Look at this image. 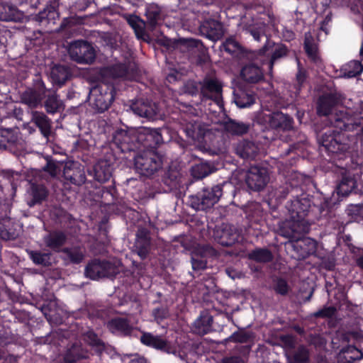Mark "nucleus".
Instances as JSON below:
<instances>
[{"label": "nucleus", "instance_id": "4be33fe9", "mask_svg": "<svg viewBox=\"0 0 363 363\" xmlns=\"http://www.w3.org/2000/svg\"><path fill=\"white\" fill-rule=\"evenodd\" d=\"M140 340L143 345L147 347L166 353L171 352L172 347L169 341L162 338L160 335H155L151 333L144 332L142 333Z\"/></svg>", "mask_w": 363, "mask_h": 363}, {"label": "nucleus", "instance_id": "6ab92c4d", "mask_svg": "<svg viewBox=\"0 0 363 363\" xmlns=\"http://www.w3.org/2000/svg\"><path fill=\"white\" fill-rule=\"evenodd\" d=\"M292 247L299 260L305 259L314 255L317 250V242L311 238H298L292 243Z\"/></svg>", "mask_w": 363, "mask_h": 363}, {"label": "nucleus", "instance_id": "4d7b16f0", "mask_svg": "<svg viewBox=\"0 0 363 363\" xmlns=\"http://www.w3.org/2000/svg\"><path fill=\"white\" fill-rule=\"evenodd\" d=\"M85 338L88 344L92 347L95 348L97 353L101 354L104 351V342L94 331L87 332L85 335Z\"/></svg>", "mask_w": 363, "mask_h": 363}, {"label": "nucleus", "instance_id": "37998d69", "mask_svg": "<svg viewBox=\"0 0 363 363\" xmlns=\"http://www.w3.org/2000/svg\"><path fill=\"white\" fill-rule=\"evenodd\" d=\"M225 129L228 133L235 135H242L248 133L250 124L229 118L225 123Z\"/></svg>", "mask_w": 363, "mask_h": 363}, {"label": "nucleus", "instance_id": "13d9d810", "mask_svg": "<svg viewBox=\"0 0 363 363\" xmlns=\"http://www.w3.org/2000/svg\"><path fill=\"white\" fill-rule=\"evenodd\" d=\"M208 247L199 250V253H195L191 257V265L194 270L205 269L207 266V261L204 259V253Z\"/></svg>", "mask_w": 363, "mask_h": 363}, {"label": "nucleus", "instance_id": "a878e982", "mask_svg": "<svg viewBox=\"0 0 363 363\" xmlns=\"http://www.w3.org/2000/svg\"><path fill=\"white\" fill-rule=\"evenodd\" d=\"M303 49L311 62L316 64L320 61L318 43L310 32L304 35Z\"/></svg>", "mask_w": 363, "mask_h": 363}, {"label": "nucleus", "instance_id": "4468645a", "mask_svg": "<svg viewBox=\"0 0 363 363\" xmlns=\"http://www.w3.org/2000/svg\"><path fill=\"white\" fill-rule=\"evenodd\" d=\"M138 132L130 133L123 129H118L113 135V143L121 152H135L138 145Z\"/></svg>", "mask_w": 363, "mask_h": 363}, {"label": "nucleus", "instance_id": "2eb2a0df", "mask_svg": "<svg viewBox=\"0 0 363 363\" xmlns=\"http://www.w3.org/2000/svg\"><path fill=\"white\" fill-rule=\"evenodd\" d=\"M269 180L266 168L259 166H252L247 171L245 177V183L247 187L254 191L262 190Z\"/></svg>", "mask_w": 363, "mask_h": 363}, {"label": "nucleus", "instance_id": "5701e85b", "mask_svg": "<svg viewBox=\"0 0 363 363\" xmlns=\"http://www.w3.org/2000/svg\"><path fill=\"white\" fill-rule=\"evenodd\" d=\"M240 76L249 84H257L264 80L263 69L254 62L246 64L240 71Z\"/></svg>", "mask_w": 363, "mask_h": 363}, {"label": "nucleus", "instance_id": "3c124183", "mask_svg": "<svg viewBox=\"0 0 363 363\" xmlns=\"http://www.w3.org/2000/svg\"><path fill=\"white\" fill-rule=\"evenodd\" d=\"M101 202L104 206L114 204L117 200V189L114 184L108 186H102L99 190Z\"/></svg>", "mask_w": 363, "mask_h": 363}, {"label": "nucleus", "instance_id": "e2e57ef3", "mask_svg": "<svg viewBox=\"0 0 363 363\" xmlns=\"http://www.w3.org/2000/svg\"><path fill=\"white\" fill-rule=\"evenodd\" d=\"M221 48L222 50L232 55L237 54L241 49L239 43L232 38H227L225 42L223 43Z\"/></svg>", "mask_w": 363, "mask_h": 363}, {"label": "nucleus", "instance_id": "9b49d317", "mask_svg": "<svg viewBox=\"0 0 363 363\" xmlns=\"http://www.w3.org/2000/svg\"><path fill=\"white\" fill-rule=\"evenodd\" d=\"M67 51L71 60L79 64L89 65L96 59V51L92 44L84 40L71 42Z\"/></svg>", "mask_w": 363, "mask_h": 363}, {"label": "nucleus", "instance_id": "c85d7f7f", "mask_svg": "<svg viewBox=\"0 0 363 363\" xmlns=\"http://www.w3.org/2000/svg\"><path fill=\"white\" fill-rule=\"evenodd\" d=\"M23 18V13L16 6L8 3H0V21L21 22Z\"/></svg>", "mask_w": 363, "mask_h": 363}, {"label": "nucleus", "instance_id": "f257e3e1", "mask_svg": "<svg viewBox=\"0 0 363 363\" xmlns=\"http://www.w3.org/2000/svg\"><path fill=\"white\" fill-rule=\"evenodd\" d=\"M275 195L279 201L286 199L288 195L294 199L286 206L294 226L305 223V218L308 216L313 202L310 195L304 192L302 182L296 174L284 186L277 189Z\"/></svg>", "mask_w": 363, "mask_h": 363}, {"label": "nucleus", "instance_id": "052dcab7", "mask_svg": "<svg viewBox=\"0 0 363 363\" xmlns=\"http://www.w3.org/2000/svg\"><path fill=\"white\" fill-rule=\"evenodd\" d=\"M252 332L241 330L234 332L229 338L233 342L247 343L252 340Z\"/></svg>", "mask_w": 363, "mask_h": 363}, {"label": "nucleus", "instance_id": "72a5a7b5", "mask_svg": "<svg viewBox=\"0 0 363 363\" xmlns=\"http://www.w3.org/2000/svg\"><path fill=\"white\" fill-rule=\"evenodd\" d=\"M31 121L45 137H48L50 135L52 121L44 113L33 111Z\"/></svg>", "mask_w": 363, "mask_h": 363}, {"label": "nucleus", "instance_id": "09e8293b", "mask_svg": "<svg viewBox=\"0 0 363 363\" xmlns=\"http://www.w3.org/2000/svg\"><path fill=\"white\" fill-rule=\"evenodd\" d=\"M246 217L254 223H259L263 217L262 205L258 202H251L245 206Z\"/></svg>", "mask_w": 363, "mask_h": 363}, {"label": "nucleus", "instance_id": "7ed1b4c3", "mask_svg": "<svg viewBox=\"0 0 363 363\" xmlns=\"http://www.w3.org/2000/svg\"><path fill=\"white\" fill-rule=\"evenodd\" d=\"M225 189H231L235 191V186L231 182H223L211 187H204L196 194L189 196V206L196 211H206L217 203Z\"/></svg>", "mask_w": 363, "mask_h": 363}, {"label": "nucleus", "instance_id": "864d4df0", "mask_svg": "<svg viewBox=\"0 0 363 363\" xmlns=\"http://www.w3.org/2000/svg\"><path fill=\"white\" fill-rule=\"evenodd\" d=\"M19 235V232L13 227L11 226L10 219L5 220L4 223H0V238L5 240H13Z\"/></svg>", "mask_w": 363, "mask_h": 363}, {"label": "nucleus", "instance_id": "49530a36", "mask_svg": "<svg viewBox=\"0 0 363 363\" xmlns=\"http://www.w3.org/2000/svg\"><path fill=\"white\" fill-rule=\"evenodd\" d=\"M17 132L12 128L0 129V149H6L15 145L18 141Z\"/></svg>", "mask_w": 363, "mask_h": 363}, {"label": "nucleus", "instance_id": "bf43d9fd", "mask_svg": "<svg viewBox=\"0 0 363 363\" xmlns=\"http://www.w3.org/2000/svg\"><path fill=\"white\" fill-rule=\"evenodd\" d=\"M346 213L354 221L363 220V204H350L346 208Z\"/></svg>", "mask_w": 363, "mask_h": 363}, {"label": "nucleus", "instance_id": "79ce46f5", "mask_svg": "<svg viewBox=\"0 0 363 363\" xmlns=\"http://www.w3.org/2000/svg\"><path fill=\"white\" fill-rule=\"evenodd\" d=\"M109 329L120 332L125 336L130 335L133 328L130 324V321L125 318H115L108 322Z\"/></svg>", "mask_w": 363, "mask_h": 363}, {"label": "nucleus", "instance_id": "e433bc0d", "mask_svg": "<svg viewBox=\"0 0 363 363\" xmlns=\"http://www.w3.org/2000/svg\"><path fill=\"white\" fill-rule=\"evenodd\" d=\"M51 77L55 84L62 86L72 77L70 68L67 65H55L51 71Z\"/></svg>", "mask_w": 363, "mask_h": 363}, {"label": "nucleus", "instance_id": "0eeeda50", "mask_svg": "<svg viewBox=\"0 0 363 363\" xmlns=\"http://www.w3.org/2000/svg\"><path fill=\"white\" fill-rule=\"evenodd\" d=\"M138 73L137 64L133 61L116 63L111 66L103 67L98 72L99 81L111 82L118 78H132Z\"/></svg>", "mask_w": 363, "mask_h": 363}, {"label": "nucleus", "instance_id": "4c0bfd02", "mask_svg": "<svg viewBox=\"0 0 363 363\" xmlns=\"http://www.w3.org/2000/svg\"><path fill=\"white\" fill-rule=\"evenodd\" d=\"M213 316L207 312H203L194 322L196 333L206 335L212 331Z\"/></svg>", "mask_w": 363, "mask_h": 363}, {"label": "nucleus", "instance_id": "c9c22d12", "mask_svg": "<svg viewBox=\"0 0 363 363\" xmlns=\"http://www.w3.org/2000/svg\"><path fill=\"white\" fill-rule=\"evenodd\" d=\"M112 175V167L106 160H101L94 166V177L99 182L108 181Z\"/></svg>", "mask_w": 363, "mask_h": 363}, {"label": "nucleus", "instance_id": "a18cd8bd", "mask_svg": "<svg viewBox=\"0 0 363 363\" xmlns=\"http://www.w3.org/2000/svg\"><path fill=\"white\" fill-rule=\"evenodd\" d=\"M234 101L239 108H248L255 103V95L252 92L239 90L234 94Z\"/></svg>", "mask_w": 363, "mask_h": 363}, {"label": "nucleus", "instance_id": "ddd939ff", "mask_svg": "<svg viewBox=\"0 0 363 363\" xmlns=\"http://www.w3.org/2000/svg\"><path fill=\"white\" fill-rule=\"evenodd\" d=\"M199 84L201 100H212L218 105L223 103V85L218 79L205 77Z\"/></svg>", "mask_w": 363, "mask_h": 363}, {"label": "nucleus", "instance_id": "cd10ccee", "mask_svg": "<svg viewBox=\"0 0 363 363\" xmlns=\"http://www.w3.org/2000/svg\"><path fill=\"white\" fill-rule=\"evenodd\" d=\"M133 113L140 117L154 119L157 116L156 107L149 101L137 100L130 105Z\"/></svg>", "mask_w": 363, "mask_h": 363}, {"label": "nucleus", "instance_id": "2f4dec72", "mask_svg": "<svg viewBox=\"0 0 363 363\" xmlns=\"http://www.w3.org/2000/svg\"><path fill=\"white\" fill-rule=\"evenodd\" d=\"M124 18L133 28L138 40H145L148 37L145 32V22L140 17L135 14H125Z\"/></svg>", "mask_w": 363, "mask_h": 363}, {"label": "nucleus", "instance_id": "a211bd4d", "mask_svg": "<svg viewBox=\"0 0 363 363\" xmlns=\"http://www.w3.org/2000/svg\"><path fill=\"white\" fill-rule=\"evenodd\" d=\"M240 234L234 226L228 224L223 225L215 233V240L222 246L230 247L238 242Z\"/></svg>", "mask_w": 363, "mask_h": 363}, {"label": "nucleus", "instance_id": "bb28decb", "mask_svg": "<svg viewBox=\"0 0 363 363\" xmlns=\"http://www.w3.org/2000/svg\"><path fill=\"white\" fill-rule=\"evenodd\" d=\"M357 187V179L353 174L345 171L342 173V177L337 185V194L340 196H347Z\"/></svg>", "mask_w": 363, "mask_h": 363}, {"label": "nucleus", "instance_id": "39448f33", "mask_svg": "<svg viewBox=\"0 0 363 363\" xmlns=\"http://www.w3.org/2000/svg\"><path fill=\"white\" fill-rule=\"evenodd\" d=\"M91 106L98 113L107 111L115 100L116 89L114 83L99 81L92 90Z\"/></svg>", "mask_w": 363, "mask_h": 363}, {"label": "nucleus", "instance_id": "a19ab883", "mask_svg": "<svg viewBox=\"0 0 363 363\" xmlns=\"http://www.w3.org/2000/svg\"><path fill=\"white\" fill-rule=\"evenodd\" d=\"M216 171L215 166L210 162H201L192 166L191 174L194 178L201 179Z\"/></svg>", "mask_w": 363, "mask_h": 363}, {"label": "nucleus", "instance_id": "8fccbe9b", "mask_svg": "<svg viewBox=\"0 0 363 363\" xmlns=\"http://www.w3.org/2000/svg\"><path fill=\"white\" fill-rule=\"evenodd\" d=\"M363 65L358 60H352L345 65L341 69V73L344 77L353 78L362 74Z\"/></svg>", "mask_w": 363, "mask_h": 363}, {"label": "nucleus", "instance_id": "f704fd0d", "mask_svg": "<svg viewBox=\"0 0 363 363\" xmlns=\"http://www.w3.org/2000/svg\"><path fill=\"white\" fill-rule=\"evenodd\" d=\"M59 17V13L55 6L48 5L41 11H40L35 17L36 21L42 26H46L48 24L55 23V20Z\"/></svg>", "mask_w": 363, "mask_h": 363}, {"label": "nucleus", "instance_id": "423d86ee", "mask_svg": "<svg viewBox=\"0 0 363 363\" xmlns=\"http://www.w3.org/2000/svg\"><path fill=\"white\" fill-rule=\"evenodd\" d=\"M136 152L134 165L141 175L150 177L162 168V156L157 151L145 150Z\"/></svg>", "mask_w": 363, "mask_h": 363}, {"label": "nucleus", "instance_id": "6e6552de", "mask_svg": "<svg viewBox=\"0 0 363 363\" xmlns=\"http://www.w3.org/2000/svg\"><path fill=\"white\" fill-rule=\"evenodd\" d=\"M257 124L262 126V130H276L289 131L294 128V119L288 114L281 111L269 113H260L257 116Z\"/></svg>", "mask_w": 363, "mask_h": 363}, {"label": "nucleus", "instance_id": "6e6d98bb", "mask_svg": "<svg viewBox=\"0 0 363 363\" xmlns=\"http://www.w3.org/2000/svg\"><path fill=\"white\" fill-rule=\"evenodd\" d=\"M32 204L41 203L48 196L47 188L43 184H33L31 186Z\"/></svg>", "mask_w": 363, "mask_h": 363}, {"label": "nucleus", "instance_id": "aec40b11", "mask_svg": "<svg viewBox=\"0 0 363 363\" xmlns=\"http://www.w3.org/2000/svg\"><path fill=\"white\" fill-rule=\"evenodd\" d=\"M199 31L202 35L213 41L219 40L223 35V24L212 18L203 21L199 26Z\"/></svg>", "mask_w": 363, "mask_h": 363}, {"label": "nucleus", "instance_id": "ea45409f", "mask_svg": "<svg viewBox=\"0 0 363 363\" xmlns=\"http://www.w3.org/2000/svg\"><path fill=\"white\" fill-rule=\"evenodd\" d=\"M287 358L289 363H310V352L306 346L301 345L289 352Z\"/></svg>", "mask_w": 363, "mask_h": 363}, {"label": "nucleus", "instance_id": "b1692460", "mask_svg": "<svg viewBox=\"0 0 363 363\" xmlns=\"http://www.w3.org/2000/svg\"><path fill=\"white\" fill-rule=\"evenodd\" d=\"M145 16L146 18V21H145V27L150 30L156 29L163 21L162 9L156 4H150L146 6Z\"/></svg>", "mask_w": 363, "mask_h": 363}, {"label": "nucleus", "instance_id": "5fc2aeb1", "mask_svg": "<svg viewBox=\"0 0 363 363\" xmlns=\"http://www.w3.org/2000/svg\"><path fill=\"white\" fill-rule=\"evenodd\" d=\"M62 252L65 254L67 258L72 264H78L82 262L84 258V251L80 246L72 247H64Z\"/></svg>", "mask_w": 363, "mask_h": 363}, {"label": "nucleus", "instance_id": "1a4fd4ad", "mask_svg": "<svg viewBox=\"0 0 363 363\" xmlns=\"http://www.w3.org/2000/svg\"><path fill=\"white\" fill-rule=\"evenodd\" d=\"M331 123L341 131H357L363 138V111L352 115L350 111H340L332 116Z\"/></svg>", "mask_w": 363, "mask_h": 363}, {"label": "nucleus", "instance_id": "9d476101", "mask_svg": "<svg viewBox=\"0 0 363 363\" xmlns=\"http://www.w3.org/2000/svg\"><path fill=\"white\" fill-rule=\"evenodd\" d=\"M84 273L86 277L92 280H98L105 277H116L119 273V269L114 262L94 258L88 262Z\"/></svg>", "mask_w": 363, "mask_h": 363}, {"label": "nucleus", "instance_id": "c03bdc74", "mask_svg": "<svg viewBox=\"0 0 363 363\" xmlns=\"http://www.w3.org/2000/svg\"><path fill=\"white\" fill-rule=\"evenodd\" d=\"M29 258L35 265L50 267L52 265V254L43 252L40 250H28Z\"/></svg>", "mask_w": 363, "mask_h": 363}, {"label": "nucleus", "instance_id": "58836bf2", "mask_svg": "<svg viewBox=\"0 0 363 363\" xmlns=\"http://www.w3.org/2000/svg\"><path fill=\"white\" fill-rule=\"evenodd\" d=\"M150 239L147 235L137 234V239L133 247L134 251L142 260L147 257L150 251Z\"/></svg>", "mask_w": 363, "mask_h": 363}, {"label": "nucleus", "instance_id": "338daca9", "mask_svg": "<svg viewBox=\"0 0 363 363\" xmlns=\"http://www.w3.org/2000/svg\"><path fill=\"white\" fill-rule=\"evenodd\" d=\"M152 315L154 319L160 323L169 316V310L165 306L157 307L152 310Z\"/></svg>", "mask_w": 363, "mask_h": 363}, {"label": "nucleus", "instance_id": "c756f323", "mask_svg": "<svg viewBox=\"0 0 363 363\" xmlns=\"http://www.w3.org/2000/svg\"><path fill=\"white\" fill-rule=\"evenodd\" d=\"M89 357V351L82 344L74 343L65 354L63 363H77Z\"/></svg>", "mask_w": 363, "mask_h": 363}, {"label": "nucleus", "instance_id": "774afa93", "mask_svg": "<svg viewBox=\"0 0 363 363\" xmlns=\"http://www.w3.org/2000/svg\"><path fill=\"white\" fill-rule=\"evenodd\" d=\"M184 91L191 96L200 94V84L196 82L189 81L184 86Z\"/></svg>", "mask_w": 363, "mask_h": 363}, {"label": "nucleus", "instance_id": "393cba45", "mask_svg": "<svg viewBox=\"0 0 363 363\" xmlns=\"http://www.w3.org/2000/svg\"><path fill=\"white\" fill-rule=\"evenodd\" d=\"M43 106L48 114H55L62 112L65 106L63 101L55 91L46 89V94L43 96Z\"/></svg>", "mask_w": 363, "mask_h": 363}, {"label": "nucleus", "instance_id": "412c9836", "mask_svg": "<svg viewBox=\"0 0 363 363\" xmlns=\"http://www.w3.org/2000/svg\"><path fill=\"white\" fill-rule=\"evenodd\" d=\"M45 94H46V88L44 83L41 82L37 89L29 88L23 92L21 100L30 108H36L41 104Z\"/></svg>", "mask_w": 363, "mask_h": 363}, {"label": "nucleus", "instance_id": "7c9ffc66", "mask_svg": "<svg viewBox=\"0 0 363 363\" xmlns=\"http://www.w3.org/2000/svg\"><path fill=\"white\" fill-rule=\"evenodd\" d=\"M67 235L62 231H52L44 238L46 247L55 252H62V247L67 241Z\"/></svg>", "mask_w": 363, "mask_h": 363}, {"label": "nucleus", "instance_id": "69168bd1", "mask_svg": "<svg viewBox=\"0 0 363 363\" xmlns=\"http://www.w3.org/2000/svg\"><path fill=\"white\" fill-rule=\"evenodd\" d=\"M337 313L335 306H324L323 308L313 313V316L316 318H330Z\"/></svg>", "mask_w": 363, "mask_h": 363}, {"label": "nucleus", "instance_id": "0e129e2a", "mask_svg": "<svg viewBox=\"0 0 363 363\" xmlns=\"http://www.w3.org/2000/svg\"><path fill=\"white\" fill-rule=\"evenodd\" d=\"M273 289L276 294L281 296H286L290 291V286L284 279L277 278L274 280Z\"/></svg>", "mask_w": 363, "mask_h": 363}, {"label": "nucleus", "instance_id": "f8f14e48", "mask_svg": "<svg viewBox=\"0 0 363 363\" xmlns=\"http://www.w3.org/2000/svg\"><path fill=\"white\" fill-rule=\"evenodd\" d=\"M138 145L136 151L151 150L157 151V147L163 143V138L160 128H142L138 131Z\"/></svg>", "mask_w": 363, "mask_h": 363}, {"label": "nucleus", "instance_id": "473e14b6", "mask_svg": "<svg viewBox=\"0 0 363 363\" xmlns=\"http://www.w3.org/2000/svg\"><path fill=\"white\" fill-rule=\"evenodd\" d=\"M235 150L240 157L254 160L259 152V147L254 142L243 140L237 145Z\"/></svg>", "mask_w": 363, "mask_h": 363}, {"label": "nucleus", "instance_id": "20e7f679", "mask_svg": "<svg viewBox=\"0 0 363 363\" xmlns=\"http://www.w3.org/2000/svg\"><path fill=\"white\" fill-rule=\"evenodd\" d=\"M255 57L259 59L262 64L267 60L269 72H272L276 62L288 56L289 48L281 43H277L269 38H266L264 45L253 52Z\"/></svg>", "mask_w": 363, "mask_h": 363}, {"label": "nucleus", "instance_id": "f03ea898", "mask_svg": "<svg viewBox=\"0 0 363 363\" xmlns=\"http://www.w3.org/2000/svg\"><path fill=\"white\" fill-rule=\"evenodd\" d=\"M345 141V135L334 130H327L320 139V144L329 156L330 162L336 167H342V160L346 157L350 149L349 144Z\"/></svg>", "mask_w": 363, "mask_h": 363}, {"label": "nucleus", "instance_id": "dca6fc26", "mask_svg": "<svg viewBox=\"0 0 363 363\" xmlns=\"http://www.w3.org/2000/svg\"><path fill=\"white\" fill-rule=\"evenodd\" d=\"M343 99L342 94L337 91L323 94L318 99L317 114L320 116L330 115L336 106L343 103Z\"/></svg>", "mask_w": 363, "mask_h": 363}, {"label": "nucleus", "instance_id": "603ef678", "mask_svg": "<svg viewBox=\"0 0 363 363\" xmlns=\"http://www.w3.org/2000/svg\"><path fill=\"white\" fill-rule=\"evenodd\" d=\"M359 350L354 346L342 348L337 355V363H354L358 359Z\"/></svg>", "mask_w": 363, "mask_h": 363}, {"label": "nucleus", "instance_id": "680f3d73", "mask_svg": "<svg viewBox=\"0 0 363 363\" xmlns=\"http://www.w3.org/2000/svg\"><path fill=\"white\" fill-rule=\"evenodd\" d=\"M308 77L307 71L301 67L300 62L298 63V72L296 74V82L294 88L296 91L299 94L303 84Z\"/></svg>", "mask_w": 363, "mask_h": 363}, {"label": "nucleus", "instance_id": "f3484780", "mask_svg": "<svg viewBox=\"0 0 363 363\" xmlns=\"http://www.w3.org/2000/svg\"><path fill=\"white\" fill-rule=\"evenodd\" d=\"M63 177L67 182L76 186H81L86 182L84 169L77 162H69L65 164Z\"/></svg>", "mask_w": 363, "mask_h": 363}, {"label": "nucleus", "instance_id": "de8ad7c7", "mask_svg": "<svg viewBox=\"0 0 363 363\" xmlns=\"http://www.w3.org/2000/svg\"><path fill=\"white\" fill-rule=\"evenodd\" d=\"M273 258L272 252L265 247L255 248L248 253V259L256 262L267 263L272 261Z\"/></svg>", "mask_w": 363, "mask_h": 363}]
</instances>
